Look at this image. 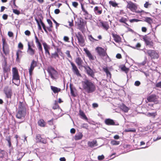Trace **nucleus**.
I'll list each match as a JSON object with an SVG mask.
<instances>
[{
	"mask_svg": "<svg viewBox=\"0 0 161 161\" xmlns=\"http://www.w3.org/2000/svg\"><path fill=\"white\" fill-rule=\"evenodd\" d=\"M26 108L23 104L20 102L19 104V108L16 114V117L18 119L22 121L18 122L19 124L24 122L25 117L26 115Z\"/></svg>",
	"mask_w": 161,
	"mask_h": 161,
	"instance_id": "nucleus-1",
	"label": "nucleus"
},
{
	"mask_svg": "<svg viewBox=\"0 0 161 161\" xmlns=\"http://www.w3.org/2000/svg\"><path fill=\"white\" fill-rule=\"evenodd\" d=\"M82 87L88 93L94 92L96 89V86L91 81L85 79L81 82Z\"/></svg>",
	"mask_w": 161,
	"mask_h": 161,
	"instance_id": "nucleus-2",
	"label": "nucleus"
},
{
	"mask_svg": "<svg viewBox=\"0 0 161 161\" xmlns=\"http://www.w3.org/2000/svg\"><path fill=\"white\" fill-rule=\"evenodd\" d=\"M47 72L51 78L53 80H56L58 78V72L53 67H49L47 69Z\"/></svg>",
	"mask_w": 161,
	"mask_h": 161,
	"instance_id": "nucleus-3",
	"label": "nucleus"
},
{
	"mask_svg": "<svg viewBox=\"0 0 161 161\" xmlns=\"http://www.w3.org/2000/svg\"><path fill=\"white\" fill-rule=\"evenodd\" d=\"M147 53L152 58L157 59L159 57V55L155 51L149 50L147 51Z\"/></svg>",
	"mask_w": 161,
	"mask_h": 161,
	"instance_id": "nucleus-4",
	"label": "nucleus"
},
{
	"mask_svg": "<svg viewBox=\"0 0 161 161\" xmlns=\"http://www.w3.org/2000/svg\"><path fill=\"white\" fill-rule=\"evenodd\" d=\"M97 52L98 54L101 57H106V58H108V56L107 55L105 50L101 47H98L96 48Z\"/></svg>",
	"mask_w": 161,
	"mask_h": 161,
	"instance_id": "nucleus-5",
	"label": "nucleus"
},
{
	"mask_svg": "<svg viewBox=\"0 0 161 161\" xmlns=\"http://www.w3.org/2000/svg\"><path fill=\"white\" fill-rule=\"evenodd\" d=\"M158 97L155 94H152L147 97V100L149 102L156 103L158 102Z\"/></svg>",
	"mask_w": 161,
	"mask_h": 161,
	"instance_id": "nucleus-6",
	"label": "nucleus"
},
{
	"mask_svg": "<svg viewBox=\"0 0 161 161\" xmlns=\"http://www.w3.org/2000/svg\"><path fill=\"white\" fill-rule=\"evenodd\" d=\"M69 61L72 67V70L74 73L75 74L78 76H81V74L80 73L79 71L76 66L74 63L69 60Z\"/></svg>",
	"mask_w": 161,
	"mask_h": 161,
	"instance_id": "nucleus-7",
	"label": "nucleus"
},
{
	"mask_svg": "<svg viewBox=\"0 0 161 161\" xmlns=\"http://www.w3.org/2000/svg\"><path fill=\"white\" fill-rule=\"evenodd\" d=\"M127 7L133 12H136L137 7L136 5L131 2L128 3Z\"/></svg>",
	"mask_w": 161,
	"mask_h": 161,
	"instance_id": "nucleus-8",
	"label": "nucleus"
},
{
	"mask_svg": "<svg viewBox=\"0 0 161 161\" xmlns=\"http://www.w3.org/2000/svg\"><path fill=\"white\" fill-rule=\"evenodd\" d=\"M13 79L16 80H19V77L18 74V70L15 68H13L12 69Z\"/></svg>",
	"mask_w": 161,
	"mask_h": 161,
	"instance_id": "nucleus-9",
	"label": "nucleus"
},
{
	"mask_svg": "<svg viewBox=\"0 0 161 161\" xmlns=\"http://www.w3.org/2000/svg\"><path fill=\"white\" fill-rule=\"evenodd\" d=\"M80 44L81 46H84V40L82 36L80 34V33L78 32L76 35Z\"/></svg>",
	"mask_w": 161,
	"mask_h": 161,
	"instance_id": "nucleus-10",
	"label": "nucleus"
},
{
	"mask_svg": "<svg viewBox=\"0 0 161 161\" xmlns=\"http://www.w3.org/2000/svg\"><path fill=\"white\" fill-rule=\"evenodd\" d=\"M4 92L8 98H11L12 96V91L10 88L8 86H6L4 88Z\"/></svg>",
	"mask_w": 161,
	"mask_h": 161,
	"instance_id": "nucleus-11",
	"label": "nucleus"
},
{
	"mask_svg": "<svg viewBox=\"0 0 161 161\" xmlns=\"http://www.w3.org/2000/svg\"><path fill=\"white\" fill-rule=\"evenodd\" d=\"M35 42L36 43L37 47L38 48L39 51L42 53H43V49L42 45L40 42L38 38L37 37L35 33Z\"/></svg>",
	"mask_w": 161,
	"mask_h": 161,
	"instance_id": "nucleus-12",
	"label": "nucleus"
},
{
	"mask_svg": "<svg viewBox=\"0 0 161 161\" xmlns=\"http://www.w3.org/2000/svg\"><path fill=\"white\" fill-rule=\"evenodd\" d=\"M143 40L145 42L146 45L149 46L150 47L153 46V42L151 41V39L148 36H146L143 38Z\"/></svg>",
	"mask_w": 161,
	"mask_h": 161,
	"instance_id": "nucleus-13",
	"label": "nucleus"
},
{
	"mask_svg": "<svg viewBox=\"0 0 161 161\" xmlns=\"http://www.w3.org/2000/svg\"><path fill=\"white\" fill-rule=\"evenodd\" d=\"M28 48L27 50V53L31 56H33L35 54V50L32 48L31 46L30 45V44L29 42H28Z\"/></svg>",
	"mask_w": 161,
	"mask_h": 161,
	"instance_id": "nucleus-14",
	"label": "nucleus"
},
{
	"mask_svg": "<svg viewBox=\"0 0 161 161\" xmlns=\"http://www.w3.org/2000/svg\"><path fill=\"white\" fill-rule=\"evenodd\" d=\"M85 69L87 73L92 78L94 77V72L89 66H88L85 67Z\"/></svg>",
	"mask_w": 161,
	"mask_h": 161,
	"instance_id": "nucleus-15",
	"label": "nucleus"
},
{
	"mask_svg": "<svg viewBox=\"0 0 161 161\" xmlns=\"http://www.w3.org/2000/svg\"><path fill=\"white\" fill-rule=\"evenodd\" d=\"M36 142H41L44 144H46L47 143V140L44 138L41 137L40 135L38 134L36 136Z\"/></svg>",
	"mask_w": 161,
	"mask_h": 161,
	"instance_id": "nucleus-16",
	"label": "nucleus"
},
{
	"mask_svg": "<svg viewBox=\"0 0 161 161\" xmlns=\"http://www.w3.org/2000/svg\"><path fill=\"white\" fill-rule=\"evenodd\" d=\"M105 124L108 125H116L114 120L112 119L108 118L104 120Z\"/></svg>",
	"mask_w": 161,
	"mask_h": 161,
	"instance_id": "nucleus-17",
	"label": "nucleus"
},
{
	"mask_svg": "<svg viewBox=\"0 0 161 161\" xmlns=\"http://www.w3.org/2000/svg\"><path fill=\"white\" fill-rule=\"evenodd\" d=\"M75 62L78 66H82L84 63L83 60L81 58L78 57L75 59Z\"/></svg>",
	"mask_w": 161,
	"mask_h": 161,
	"instance_id": "nucleus-18",
	"label": "nucleus"
},
{
	"mask_svg": "<svg viewBox=\"0 0 161 161\" xmlns=\"http://www.w3.org/2000/svg\"><path fill=\"white\" fill-rule=\"evenodd\" d=\"M36 62L33 60L31 64V66L30 68L29 69V72L30 75H31L32 74V72L34 69L35 67H36Z\"/></svg>",
	"mask_w": 161,
	"mask_h": 161,
	"instance_id": "nucleus-19",
	"label": "nucleus"
},
{
	"mask_svg": "<svg viewBox=\"0 0 161 161\" xmlns=\"http://www.w3.org/2000/svg\"><path fill=\"white\" fill-rule=\"evenodd\" d=\"M84 51L85 52L90 60H95V57L92 55L88 50L87 49L84 48Z\"/></svg>",
	"mask_w": 161,
	"mask_h": 161,
	"instance_id": "nucleus-20",
	"label": "nucleus"
},
{
	"mask_svg": "<svg viewBox=\"0 0 161 161\" xmlns=\"http://www.w3.org/2000/svg\"><path fill=\"white\" fill-rule=\"evenodd\" d=\"M99 25L102 27L104 29L107 30L109 28V25L108 23L106 22L101 21L99 23Z\"/></svg>",
	"mask_w": 161,
	"mask_h": 161,
	"instance_id": "nucleus-21",
	"label": "nucleus"
},
{
	"mask_svg": "<svg viewBox=\"0 0 161 161\" xmlns=\"http://www.w3.org/2000/svg\"><path fill=\"white\" fill-rule=\"evenodd\" d=\"M42 44L44 47V50H45V53L46 54H47L49 55H50V53L48 50V49L49 48V47L47 45V44L45 42L42 43Z\"/></svg>",
	"mask_w": 161,
	"mask_h": 161,
	"instance_id": "nucleus-22",
	"label": "nucleus"
},
{
	"mask_svg": "<svg viewBox=\"0 0 161 161\" xmlns=\"http://www.w3.org/2000/svg\"><path fill=\"white\" fill-rule=\"evenodd\" d=\"M94 11L97 14H100L102 13V9L100 7L96 6L94 9Z\"/></svg>",
	"mask_w": 161,
	"mask_h": 161,
	"instance_id": "nucleus-23",
	"label": "nucleus"
},
{
	"mask_svg": "<svg viewBox=\"0 0 161 161\" xmlns=\"http://www.w3.org/2000/svg\"><path fill=\"white\" fill-rule=\"evenodd\" d=\"M83 136L81 132L77 133L74 137V139L76 141L82 139Z\"/></svg>",
	"mask_w": 161,
	"mask_h": 161,
	"instance_id": "nucleus-24",
	"label": "nucleus"
},
{
	"mask_svg": "<svg viewBox=\"0 0 161 161\" xmlns=\"http://www.w3.org/2000/svg\"><path fill=\"white\" fill-rule=\"evenodd\" d=\"M88 145L89 147H93L97 146V142L96 140H93L91 142L89 141L88 142Z\"/></svg>",
	"mask_w": 161,
	"mask_h": 161,
	"instance_id": "nucleus-25",
	"label": "nucleus"
},
{
	"mask_svg": "<svg viewBox=\"0 0 161 161\" xmlns=\"http://www.w3.org/2000/svg\"><path fill=\"white\" fill-rule=\"evenodd\" d=\"M50 87L51 90L55 94L58 93L61 91V89L60 88H57L56 87L52 86H51Z\"/></svg>",
	"mask_w": 161,
	"mask_h": 161,
	"instance_id": "nucleus-26",
	"label": "nucleus"
},
{
	"mask_svg": "<svg viewBox=\"0 0 161 161\" xmlns=\"http://www.w3.org/2000/svg\"><path fill=\"white\" fill-rule=\"evenodd\" d=\"M113 37L115 42L119 43L121 42V38L119 36L117 35L113 34Z\"/></svg>",
	"mask_w": 161,
	"mask_h": 161,
	"instance_id": "nucleus-27",
	"label": "nucleus"
},
{
	"mask_svg": "<svg viewBox=\"0 0 161 161\" xmlns=\"http://www.w3.org/2000/svg\"><path fill=\"white\" fill-rule=\"evenodd\" d=\"M22 52L19 50H18L16 52V60L18 61L19 60V57L22 56Z\"/></svg>",
	"mask_w": 161,
	"mask_h": 161,
	"instance_id": "nucleus-28",
	"label": "nucleus"
},
{
	"mask_svg": "<svg viewBox=\"0 0 161 161\" xmlns=\"http://www.w3.org/2000/svg\"><path fill=\"white\" fill-rule=\"evenodd\" d=\"M120 108L125 112H128L129 109L128 107L124 104L121 106Z\"/></svg>",
	"mask_w": 161,
	"mask_h": 161,
	"instance_id": "nucleus-29",
	"label": "nucleus"
},
{
	"mask_svg": "<svg viewBox=\"0 0 161 161\" xmlns=\"http://www.w3.org/2000/svg\"><path fill=\"white\" fill-rule=\"evenodd\" d=\"M38 125L41 127H44L45 125V123L44 120L42 119H41L38 122Z\"/></svg>",
	"mask_w": 161,
	"mask_h": 161,
	"instance_id": "nucleus-30",
	"label": "nucleus"
},
{
	"mask_svg": "<svg viewBox=\"0 0 161 161\" xmlns=\"http://www.w3.org/2000/svg\"><path fill=\"white\" fill-rule=\"evenodd\" d=\"M83 12V14L85 16V19H88L91 17V16L89 14L88 12L86 10L84 11Z\"/></svg>",
	"mask_w": 161,
	"mask_h": 161,
	"instance_id": "nucleus-31",
	"label": "nucleus"
},
{
	"mask_svg": "<svg viewBox=\"0 0 161 161\" xmlns=\"http://www.w3.org/2000/svg\"><path fill=\"white\" fill-rule=\"evenodd\" d=\"M79 114L83 119H87V118L86 117L84 113L81 110H80L79 111Z\"/></svg>",
	"mask_w": 161,
	"mask_h": 161,
	"instance_id": "nucleus-32",
	"label": "nucleus"
},
{
	"mask_svg": "<svg viewBox=\"0 0 161 161\" xmlns=\"http://www.w3.org/2000/svg\"><path fill=\"white\" fill-rule=\"evenodd\" d=\"M145 21L149 24H151L153 22V19L151 18L146 17L145 18Z\"/></svg>",
	"mask_w": 161,
	"mask_h": 161,
	"instance_id": "nucleus-33",
	"label": "nucleus"
},
{
	"mask_svg": "<svg viewBox=\"0 0 161 161\" xmlns=\"http://www.w3.org/2000/svg\"><path fill=\"white\" fill-rule=\"evenodd\" d=\"M59 57V55L58 53L56 52H55L54 53L51 54L50 58H57Z\"/></svg>",
	"mask_w": 161,
	"mask_h": 161,
	"instance_id": "nucleus-34",
	"label": "nucleus"
},
{
	"mask_svg": "<svg viewBox=\"0 0 161 161\" xmlns=\"http://www.w3.org/2000/svg\"><path fill=\"white\" fill-rule=\"evenodd\" d=\"M2 41L3 42V52L5 53V54H6L8 53V52H6L5 51V50L4 48V45L6 44L5 40L4 38H3L2 39Z\"/></svg>",
	"mask_w": 161,
	"mask_h": 161,
	"instance_id": "nucleus-35",
	"label": "nucleus"
},
{
	"mask_svg": "<svg viewBox=\"0 0 161 161\" xmlns=\"http://www.w3.org/2000/svg\"><path fill=\"white\" fill-rule=\"evenodd\" d=\"M119 21L120 22L123 23L127 25H128L126 23V22L127 21V19L124 17H122L121 19H119Z\"/></svg>",
	"mask_w": 161,
	"mask_h": 161,
	"instance_id": "nucleus-36",
	"label": "nucleus"
},
{
	"mask_svg": "<svg viewBox=\"0 0 161 161\" xmlns=\"http://www.w3.org/2000/svg\"><path fill=\"white\" fill-rule=\"evenodd\" d=\"M109 3L110 5L114 7H115L118 5V4L114 1H110Z\"/></svg>",
	"mask_w": 161,
	"mask_h": 161,
	"instance_id": "nucleus-37",
	"label": "nucleus"
},
{
	"mask_svg": "<svg viewBox=\"0 0 161 161\" xmlns=\"http://www.w3.org/2000/svg\"><path fill=\"white\" fill-rule=\"evenodd\" d=\"M151 4V3H150L148 1H146L144 4V7L146 8H148Z\"/></svg>",
	"mask_w": 161,
	"mask_h": 161,
	"instance_id": "nucleus-38",
	"label": "nucleus"
},
{
	"mask_svg": "<svg viewBox=\"0 0 161 161\" xmlns=\"http://www.w3.org/2000/svg\"><path fill=\"white\" fill-rule=\"evenodd\" d=\"M111 143L112 145H118L119 144V142L113 140L111 141Z\"/></svg>",
	"mask_w": 161,
	"mask_h": 161,
	"instance_id": "nucleus-39",
	"label": "nucleus"
},
{
	"mask_svg": "<svg viewBox=\"0 0 161 161\" xmlns=\"http://www.w3.org/2000/svg\"><path fill=\"white\" fill-rule=\"evenodd\" d=\"M40 23H41V24L43 27V29L46 32H47V30L46 29V26H45V24H44V23L42 21L41 19H40Z\"/></svg>",
	"mask_w": 161,
	"mask_h": 161,
	"instance_id": "nucleus-40",
	"label": "nucleus"
},
{
	"mask_svg": "<svg viewBox=\"0 0 161 161\" xmlns=\"http://www.w3.org/2000/svg\"><path fill=\"white\" fill-rule=\"evenodd\" d=\"M36 19V21L37 24L38 25V29L40 30H42V28L41 26V25H40L39 21L36 19Z\"/></svg>",
	"mask_w": 161,
	"mask_h": 161,
	"instance_id": "nucleus-41",
	"label": "nucleus"
},
{
	"mask_svg": "<svg viewBox=\"0 0 161 161\" xmlns=\"http://www.w3.org/2000/svg\"><path fill=\"white\" fill-rule=\"evenodd\" d=\"M47 21L48 23V24L50 26V28H52L53 27L52 25V21L50 19H47Z\"/></svg>",
	"mask_w": 161,
	"mask_h": 161,
	"instance_id": "nucleus-42",
	"label": "nucleus"
},
{
	"mask_svg": "<svg viewBox=\"0 0 161 161\" xmlns=\"http://www.w3.org/2000/svg\"><path fill=\"white\" fill-rule=\"evenodd\" d=\"M65 53L68 57L72 58V57L70 54V51L69 50L66 51Z\"/></svg>",
	"mask_w": 161,
	"mask_h": 161,
	"instance_id": "nucleus-43",
	"label": "nucleus"
},
{
	"mask_svg": "<svg viewBox=\"0 0 161 161\" xmlns=\"http://www.w3.org/2000/svg\"><path fill=\"white\" fill-rule=\"evenodd\" d=\"M70 92H71V94L73 96H75V94H74V89L72 88V87L71 86V85H70Z\"/></svg>",
	"mask_w": 161,
	"mask_h": 161,
	"instance_id": "nucleus-44",
	"label": "nucleus"
},
{
	"mask_svg": "<svg viewBox=\"0 0 161 161\" xmlns=\"http://www.w3.org/2000/svg\"><path fill=\"white\" fill-rule=\"evenodd\" d=\"M13 12L17 15H19L20 13L19 11L18 10L16 9H13Z\"/></svg>",
	"mask_w": 161,
	"mask_h": 161,
	"instance_id": "nucleus-45",
	"label": "nucleus"
},
{
	"mask_svg": "<svg viewBox=\"0 0 161 161\" xmlns=\"http://www.w3.org/2000/svg\"><path fill=\"white\" fill-rule=\"evenodd\" d=\"M104 158V157L103 155H102L101 156H99L98 157V159L99 160H101L103 159Z\"/></svg>",
	"mask_w": 161,
	"mask_h": 161,
	"instance_id": "nucleus-46",
	"label": "nucleus"
},
{
	"mask_svg": "<svg viewBox=\"0 0 161 161\" xmlns=\"http://www.w3.org/2000/svg\"><path fill=\"white\" fill-rule=\"evenodd\" d=\"M18 47L19 48L22 49L23 47V46L21 42H19L18 45Z\"/></svg>",
	"mask_w": 161,
	"mask_h": 161,
	"instance_id": "nucleus-47",
	"label": "nucleus"
},
{
	"mask_svg": "<svg viewBox=\"0 0 161 161\" xmlns=\"http://www.w3.org/2000/svg\"><path fill=\"white\" fill-rule=\"evenodd\" d=\"M141 84L140 81H136L135 82L134 85L136 86H139Z\"/></svg>",
	"mask_w": 161,
	"mask_h": 161,
	"instance_id": "nucleus-48",
	"label": "nucleus"
},
{
	"mask_svg": "<svg viewBox=\"0 0 161 161\" xmlns=\"http://www.w3.org/2000/svg\"><path fill=\"white\" fill-rule=\"evenodd\" d=\"M78 5V3L76 2H74L72 3V5L75 7H77Z\"/></svg>",
	"mask_w": 161,
	"mask_h": 161,
	"instance_id": "nucleus-49",
	"label": "nucleus"
},
{
	"mask_svg": "<svg viewBox=\"0 0 161 161\" xmlns=\"http://www.w3.org/2000/svg\"><path fill=\"white\" fill-rule=\"evenodd\" d=\"M140 21V20L138 19H130V22H137L138 21Z\"/></svg>",
	"mask_w": 161,
	"mask_h": 161,
	"instance_id": "nucleus-50",
	"label": "nucleus"
},
{
	"mask_svg": "<svg viewBox=\"0 0 161 161\" xmlns=\"http://www.w3.org/2000/svg\"><path fill=\"white\" fill-rule=\"evenodd\" d=\"M156 86L157 87L161 88V81L156 84Z\"/></svg>",
	"mask_w": 161,
	"mask_h": 161,
	"instance_id": "nucleus-51",
	"label": "nucleus"
},
{
	"mask_svg": "<svg viewBox=\"0 0 161 161\" xmlns=\"http://www.w3.org/2000/svg\"><path fill=\"white\" fill-rule=\"evenodd\" d=\"M25 33L26 35L29 36L31 34V32L29 31L26 30L25 31Z\"/></svg>",
	"mask_w": 161,
	"mask_h": 161,
	"instance_id": "nucleus-52",
	"label": "nucleus"
},
{
	"mask_svg": "<svg viewBox=\"0 0 161 161\" xmlns=\"http://www.w3.org/2000/svg\"><path fill=\"white\" fill-rule=\"evenodd\" d=\"M8 35L10 37H12L13 36V33L11 31H9L8 32Z\"/></svg>",
	"mask_w": 161,
	"mask_h": 161,
	"instance_id": "nucleus-53",
	"label": "nucleus"
},
{
	"mask_svg": "<svg viewBox=\"0 0 161 161\" xmlns=\"http://www.w3.org/2000/svg\"><path fill=\"white\" fill-rule=\"evenodd\" d=\"M3 71L4 72H7L8 71V69L7 67H3Z\"/></svg>",
	"mask_w": 161,
	"mask_h": 161,
	"instance_id": "nucleus-54",
	"label": "nucleus"
},
{
	"mask_svg": "<svg viewBox=\"0 0 161 161\" xmlns=\"http://www.w3.org/2000/svg\"><path fill=\"white\" fill-rule=\"evenodd\" d=\"M140 46H141L140 44V43H138L136 44V46L135 47H134L133 48H137V49H138V48L140 47Z\"/></svg>",
	"mask_w": 161,
	"mask_h": 161,
	"instance_id": "nucleus-55",
	"label": "nucleus"
},
{
	"mask_svg": "<svg viewBox=\"0 0 161 161\" xmlns=\"http://www.w3.org/2000/svg\"><path fill=\"white\" fill-rule=\"evenodd\" d=\"M69 40L68 37L66 36H64V40L66 42H68Z\"/></svg>",
	"mask_w": 161,
	"mask_h": 161,
	"instance_id": "nucleus-56",
	"label": "nucleus"
},
{
	"mask_svg": "<svg viewBox=\"0 0 161 161\" xmlns=\"http://www.w3.org/2000/svg\"><path fill=\"white\" fill-rule=\"evenodd\" d=\"M8 15L6 14H4L3 16V18L4 20H6L7 19Z\"/></svg>",
	"mask_w": 161,
	"mask_h": 161,
	"instance_id": "nucleus-57",
	"label": "nucleus"
},
{
	"mask_svg": "<svg viewBox=\"0 0 161 161\" xmlns=\"http://www.w3.org/2000/svg\"><path fill=\"white\" fill-rule=\"evenodd\" d=\"M60 12V10L58 9H56L54 10V13L56 14H58Z\"/></svg>",
	"mask_w": 161,
	"mask_h": 161,
	"instance_id": "nucleus-58",
	"label": "nucleus"
},
{
	"mask_svg": "<svg viewBox=\"0 0 161 161\" xmlns=\"http://www.w3.org/2000/svg\"><path fill=\"white\" fill-rule=\"evenodd\" d=\"M53 21L56 24V28H57V27L58 26L59 24L56 21V20H55L54 19H53Z\"/></svg>",
	"mask_w": 161,
	"mask_h": 161,
	"instance_id": "nucleus-59",
	"label": "nucleus"
},
{
	"mask_svg": "<svg viewBox=\"0 0 161 161\" xmlns=\"http://www.w3.org/2000/svg\"><path fill=\"white\" fill-rule=\"evenodd\" d=\"M92 105L94 108H97L98 107V104L97 103H93L92 104Z\"/></svg>",
	"mask_w": 161,
	"mask_h": 161,
	"instance_id": "nucleus-60",
	"label": "nucleus"
},
{
	"mask_svg": "<svg viewBox=\"0 0 161 161\" xmlns=\"http://www.w3.org/2000/svg\"><path fill=\"white\" fill-rule=\"evenodd\" d=\"M142 31L143 32H146L147 31V28L145 27H142Z\"/></svg>",
	"mask_w": 161,
	"mask_h": 161,
	"instance_id": "nucleus-61",
	"label": "nucleus"
},
{
	"mask_svg": "<svg viewBox=\"0 0 161 161\" xmlns=\"http://www.w3.org/2000/svg\"><path fill=\"white\" fill-rule=\"evenodd\" d=\"M116 57L119 59H120L121 58V55L119 53H118L116 55Z\"/></svg>",
	"mask_w": 161,
	"mask_h": 161,
	"instance_id": "nucleus-62",
	"label": "nucleus"
},
{
	"mask_svg": "<svg viewBox=\"0 0 161 161\" xmlns=\"http://www.w3.org/2000/svg\"><path fill=\"white\" fill-rule=\"evenodd\" d=\"M70 131L71 133L74 134L75 133V130L74 128H72L70 130Z\"/></svg>",
	"mask_w": 161,
	"mask_h": 161,
	"instance_id": "nucleus-63",
	"label": "nucleus"
},
{
	"mask_svg": "<svg viewBox=\"0 0 161 161\" xmlns=\"http://www.w3.org/2000/svg\"><path fill=\"white\" fill-rule=\"evenodd\" d=\"M48 122L49 123V124L50 125H53V119H52L51 120H50L48 121Z\"/></svg>",
	"mask_w": 161,
	"mask_h": 161,
	"instance_id": "nucleus-64",
	"label": "nucleus"
}]
</instances>
